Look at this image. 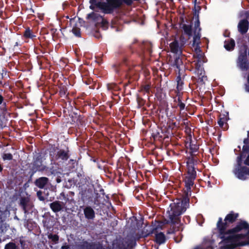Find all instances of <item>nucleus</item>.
<instances>
[{
  "label": "nucleus",
  "mask_w": 249,
  "mask_h": 249,
  "mask_svg": "<svg viewBox=\"0 0 249 249\" xmlns=\"http://www.w3.org/2000/svg\"><path fill=\"white\" fill-rule=\"evenodd\" d=\"M48 182V178L45 177H41L37 179L36 181V184L40 188H43Z\"/></svg>",
  "instance_id": "obj_10"
},
{
  "label": "nucleus",
  "mask_w": 249,
  "mask_h": 249,
  "mask_svg": "<svg viewBox=\"0 0 249 249\" xmlns=\"http://www.w3.org/2000/svg\"><path fill=\"white\" fill-rule=\"evenodd\" d=\"M180 107L181 109H183L184 107V105L183 104H180Z\"/></svg>",
  "instance_id": "obj_35"
},
{
  "label": "nucleus",
  "mask_w": 249,
  "mask_h": 249,
  "mask_svg": "<svg viewBox=\"0 0 249 249\" xmlns=\"http://www.w3.org/2000/svg\"><path fill=\"white\" fill-rule=\"evenodd\" d=\"M175 63H176V65L177 66V68L179 69V71H180V68H179L180 64L182 63L181 59H180L179 58H176Z\"/></svg>",
  "instance_id": "obj_24"
},
{
  "label": "nucleus",
  "mask_w": 249,
  "mask_h": 249,
  "mask_svg": "<svg viewBox=\"0 0 249 249\" xmlns=\"http://www.w3.org/2000/svg\"><path fill=\"white\" fill-rule=\"evenodd\" d=\"M5 249H17V248L15 244L10 243L5 246Z\"/></svg>",
  "instance_id": "obj_22"
},
{
  "label": "nucleus",
  "mask_w": 249,
  "mask_h": 249,
  "mask_svg": "<svg viewBox=\"0 0 249 249\" xmlns=\"http://www.w3.org/2000/svg\"><path fill=\"white\" fill-rule=\"evenodd\" d=\"M190 148L191 149H192L193 151H196V150H197V146H195V147H190Z\"/></svg>",
  "instance_id": "obj_32"
},
{
  "label": "nucleus",
  "mask_w": 249,
  "mask_h": 249,
  "mask_svg": "<svg viewBox=\"0 0 249 249\" xmlns=\"http://www.w3.org/2000/svg\"><path fill=\"white\" fill-rule=\"evenodd\" d=\"M2 170V167L1 165H0V172Z\"/></svg>",
  "instance_id": "obj_37"
},
{
  "label": "nucleus",
  "mask_w": 249,
  "mask_h": 249,
  "mask_svg": "<svg viewBox=\"0 0 249 249\" xmlns=\"http://www.w3.org/2000/svg\"><path fill=\"white\" fill-rule=\"evenodd\" d=\"M228 120L227 115L223 118H220L219 120L218 121V124L219 125L223 128V129L227 128V124L226 122Z\"/></svg>",
  "instance_id": "obj_14"
},
{
  "label": "nucleus",
  "mask_w": 249,
  "mask_h": 249,
  "mask_svg": "<svg viewBox=\"0 0 249 249\" xmlns=\"http://www.w3.org/2000/svg\"><path fill=\"white\" fill-rule=\"evenodd\" d=\"M170 48L171 52L174 53L179 55L181 53V47L176 40L170 44Z\"/></svg>",
  "instance_id": "obj_8"
},
{
  "label": "nucleus",
  "mask_w": 249,
  "mask_h": 249,
  "mask_svg": "<svg viewBox=\"0 0 249 249\" xmlns=\"http://www.w3.org/2000/svg\"><path fill=\"white\" fill-rule=\"evenodd\" d=\"M129 243H125V244L123 243L122 245L120 246H119V248L120 249H126L127 248L129 247Z\"/></svg>",
  "instance_id": "obj_25"
},
{
  "label": "nucleus",
  "mask_w": 249,
  "mask_h": 249,
  "mask_svg": "<svg viewBox=\"0 0 249 249\" xmlns=\"http://www.w3.org/2000/svg\"><path fill=\"white\" fill-rule=\"evenodd\" d=\"M246 53L245 50L244 54L239 55L237 61L238 67L243 71H246L249 68V63L247 61Z\"/></svg>",
  "instance_id": "obj_7"
},
{
  "label": "nucleus",
  "mask_w": 249,
  "mask_h": 249,
  "mask_svg": "<svg viewBox=\"0 0 249 249\" xmlns=\"http://www.w3.org/2000/svg\"><path fill=\"white\" fill-rule=\"evenodd\" d=\"M193 179L194 178H191L189 177L188 178H187L185 179L186 186L188 189H190L191 186H193V185L194 184L193 181Z\"/></svg>",
  "instance_id": "obj_17"
},
{
  "label": "nucleus",
  "mask_w": 249,
  "mask_h": 249,
  "mask_svg": "<svg viewBox=\"0 0 249 249\" xmlns=\"http://www.w3.org/2000/svg\"><path fill=\"white\" fill-rule=\"evenodd\" d=\"M68 248H69L68 246H64L62 247L61 249H68Z\"/></svg>",
  "instance_id": "obj_33"
},
{
  "label": "nucleus",
  "mask_w": 249,
  "mask_h": 249,
  "mask_svg": "<svg viewBox=\"0 0 249 249\" xmlns=\"http://www.w3.org/2000/svg\"><path fill=\"white\" fill-rule=\"evenodd\" d=\"M82 20L78 18L75 17L70 21V25L72 28V33L77 36H80L79 27L81 26Z\"/></svg>",
  "instance_id": "obj_6"
},
{
  "label": "nucleus",
  "mask_w": 249,
  "mask_h": 249,
  "mask_svg": "<svg viewBox=\"0 0 249 249\" xmlns=\"http://www.w3.org/2000/svg\"><path fill=\"white\" fill-rule=\"evenodd\" d=\"M238 214L231 213L223 221L220 217L216 227L218 237L221 240L219 243L220 249H233L238 246L249 245V224L245 221L238 223L234 227L227 230L229 225L234 222Z\"/></svg>",
  "instance_id": "obj_1"
},
{
  "label": "nucleus",
  "mask_w": 249,
  "mask_h": 249,
  "mask_svg": "<svg viewBox=\"0 0 249 249\" xmlns=\"http://www.w3.org/2000/svg\"><path fill=\"white\" fill-rule=\"evenodd\" d=\"M89 2L90 3V5L89 6L91 9H94L95 7H98V4L99 3H101V2H96V0H90Z\"/></svg>",
  "instance_id": "obj_19"
},
{
  "label": "nucleus",
  "mask_w": 249,
  "mask_h": 249,
  "mask_svg": "<svg viewBox=\"0 0 249 249\" xmlns=\"http://www.w3.org/2000/svg\"><path fill=\"white\" fill-rule=\"evenodd\" d=\"M234 45L235 44L233 40L226 41L225 42L224 47L226 50L230 51L233 48Z\"/></svg>",
  "instance_id": "obj_15"
},
{
  "label": "nucleus",
  "mask_w": 249,
  "mask_h": 249,
  "mask_svg": "<svg viewBox=\"0 0 249 249\" xmlns=\"http://www.w3.org/2000/svg\"><path fill=\"white\" fill-rule=\"evenodd\" d=\"M107 2L99 3V8L106 13H109L114 8L119 6L122 1L121 0H107Z\"/></svg>",
  "instance_id": "obj_5"
},
{
  "label": "nucleus",
  "mask_w": 249,
  "mask_h": 249,
  "mask_svg": "<svg viewBox=\"0 0 249 249\" xmlns=\"http://www.w3.org/2000/svg\"><path fill=\"white\" fill-rule=\"evenodd\" d=\"M243 152L240 157L237 158V165L233 170L235 175L240 179H245L249 175V170L241 166L242 161L246 165H249V138L244 141Z\"/></svg>",
  "instance_id": "obj_3"
},
{
  "label": "nucleus",
  "mask_w": 249,
  "mask_h": 249,
  "mask_svg": "<svg viewBox=\"0 0 249 249\" xmlns=\"http://www.w3.org/2000/svg\"><path fill=\"white\" fill-rule=\"evenodd\" d=\"M12 155L9 153H5L2 155L3 160H11L12 159Z\"/></svg>",
  "instance_id": "obj_21"
},
{
  "label": "nucleus",
  "mask_w": 249,
  "mask_h": 249,
  "mask_svg": "<svg viewBox=\"0 0 249 249\" xmlns=\"http://www.w3.org/2000/svg\"><path fill=\"white\" fill-rule=\"evenodd\" d=\"M84 214L88 219H92L94 217V211L90 207H87L84 209Z\"/></svg>",
  "instance_id": "obj_11"
},
{
  "label": "nucleus",
  "mask_w": 249,
  "mask_h": 249,
  "mask_svg": "<svg viewBox=\"0 0 249 249\" xmlns=\"http://www.w3.org/2000/svg\"><path fill=\"white\" fill-rule=\"evenodd\" d=\"M200 10V7L199 5H197L195 4V15H196V12H198Z\"/></svg>",
  "instance_id": "obj_27"
},
{
  "label": "nucleus",
  "mask_w": 249,
  "mask_h": 249,
  "mask_svg": "<svg viewBox=\"0 0 249 249\" xmlns=\"http://www.w3.org/2000/svg\"><path fill=\"white\" fill-rule=\"evenodd\" d=\"M245 17L247 18H249V12H246L245 13Z\"/></svg>",
  "instance_id": "obj_31"
},
{
  "label": "nucleus",
  "mask_w": 249,
  "mask_h": 249,
  "mask_svg": "<svg viewBox=\"0 0 249 249\" xmlns=\"http://www.w3.org/2000/svg\"><path fill=\"white\" fill-rule=\"evenodd\" d=\"M57 182H60V180L59 179H57Z\"/></svg>",
  "instance_id": "obj_36"
},
{
  "label": "nucleus",
  "mask_w": 249,
  "mask_h": 249,
  "mask_svg": "<svg viewBox=\"0 0 249 249\" xmlns=\"http://www.w3.org/2000/svg\"><path fill=\"white\" fill-rule=\"evenodd\" d=\"M2 100H3L2 97L0 95V104L2 103Z\"/></svg>",
  "instance_id": "obj_34"
},
{
  "label": "nucleus",
  "mask_w": 249,
  "mask_h": 249,
  "mask_svg": "<svg viewBox=\"0 0 249 249\" xmlns=\"http://www.w3.org/2000/svg\"><path fill=\"white\" fill-rule=\"evenodd\" d=\"M196 21L195 24V34L196 35L194 37V41L193 46L195 51V60L194 62L196 65V68L200 71V74H202V70L201 69V65L205 62V58L203 53L201 52L200 48L198 46V42L200 38L199 32L200 28H199V21L198 19V15H196Z\"/></svg>",
  "instance_id": "obj_4"
},
{
  "label": "nucleus",
  "mask_w": 249,
  "mask_h": 249,
  "mask_svg": "<svg viewBox=\"0 0 249 249\" xmlns=\"http://www.w3.org/2000/svg\"><path fill=\"white\" fill-rule=\"evenodd\" d=\"M188 201V198H185L183 200L177 199L171 203L166 212L168 219L164 222H156L153 226L152 233L157 232L158 230L162 229L165 223H178L180 215L186 211Z\"/></svg>",
  "instance_id": "obj_2"
},
{
  "label": "nucleus",
  "mask_w": 249,
  "mask_h": 249,
  "mask_svg": "<svg viewBox=\"0 0 249 249\" xmlns=\"http://www.w3.org/2000/svg\"><path fill=\"white\" fill-rule=\"evenodd\" d=\"M188 174L189 175V177L192 178H195L196 177V172L194 170V167H188Z\"/></svg>",
  "instance_id": "obj_18"
},
{
  "label": "nucleus",
  "mask_w": 249,
  "mask_h": 249,
  "mask_svg": "<svg viewBox=\"0 0 249 249\" xmlns=\"http://www.w3.org/2000/svg\"><path fill=\"white\" fill-rule=\"evenodd\" d=\"M64 157L67 158V154L66 153H64Z\"/></svg>",
  "instance_id": "obj_38"
},
{
  "label": "nucleus",
  "mask_w": 249,
  "mask_h": 249,
  "mask_svg": "<svg viewBox=\"0 0 249 249\" xmlns=\"http://www.w3.org/2000/svg\"><path fill=\"white\" fill-rule=\"evenodd\" d=\"M37 196L39 200L42 201L44 200V197L42 196V192L41 191H38L37 192Z\"/></svg>",
  "instance_id": "obj_26"
},
{
  "label": "nucleus",
  "mask_w": 249,
  "mask_h": 249,
  "mask_svg": "<svg viewBox=\"0 0 249 249\" xmlns=\"http://www.w3.org/2000/svg\"><path fill=\"white\" fill-rule=\"evenodd\" d=\"M178 85H177V88L178 89V90H180L181 89V85L182 84V81H181V78L179 76H178Z\"/></svg>",
  "instance_id": "obj_23"
},
{
  "label": "nucleus",
  "mask_w": 249,
  "mask_h": 249,
  "mask_svg": "<svg viewBox=\"0 0 249 249\" xmlns=\"http://www.w3.org/2000/svg\"><path fill=\"white\" fill-rule=\"evenodd\" d=\"M52 239L54 241H57L58 240V237L57 235H54L52 236Z\"/></svg>",
  "instance_id": "obj_28"
},
{
  "label": "nucleus",
  "mask_w": 249,
  "mask_h": 249,
  "mask_svg": "<svg viewBox=\"0 0 249 249\" xmlns=\"http://www.w3.org/2000/svg\"><path fill=\"white\" fill-rule=\"evenodd\" d=\"M155 234V240L157 243L159 244L163 243L165 241L164 235L162 232L154 233Z\"/></svg>",
  "instance_id": "obj_12"
},
{
  "label": "nucleus",
  "mask_w": 249,
  "mask_h": 249,
  "mask_svg": "<svg viewBox=\"0 0 249 249\" xmlns=\"http://www.w3.org/2000/svg\"><path fill=\"white\" fill-rule=\"evenodd\" d=\"M248 85H247L246 86V89L247 91L249 92V77L248 78Z\"/></svg>",
  "instance_id": "obj_29"
},
{
  "label": "nucleus",
  "mask_w": 249,
  "mask_h": 249,
  "mask_svg": "<svg viewBox=\"0 0 249 249\" xmlns=\"http://www.w3.org/2000/svg\"><path fill=\"white\" fill-rule=\"evenodd\" d=\"M50 207L54 212H57L61 210L62 206L58 201H55L50 204Z\"/></svg>",
  "instance_id": "obj_13"
},
{
  "label": "nucleus",
  "mask_w": 249,
  "mask_h": 249,
  "mask_svg": "<svg viewBox=\"0 0 249 249\" xmlns=\"http://www.w3.org/2000/svg\"><path fill=\"white\" fill-rule=\"evenodd\" d=\"M24 36L26 38H29L32 39L36 36L35 35L32 33L31 30L29 28L26 29L25 31Z\"/></svg>",
  "instance_id": "obj_16"
},
{
  "label": "nucleus",
  "mask_w": 249,
  "mask_h": 249,
  "mask_svg": "<svg viewBox=\"0 0 249 249\" xmlns=\"http://www.w3.org/2000/svg\"><path fill=\"white\" fill-rule=\"evenodd\" d=\"M194 249H203L200 247H197L195 248ZM207 249H212V247L211 246H209L207 247Z\"/></svg>",
  "instance_id": "obj_30"
},
{
  "label": "nucleus",
  "mask_w": 249,
  "mask_h": 249,
  "mask_svg": "<svg viewBox=\"0 0 249 249\" xmlns=\"http://www.w3.org/2000/svg\"><path fill=\"white\" fill-rule=\"evenodd\" d=\"M238 28L239 31L244 34L247 32L249 28V22L247 20H241L238 23Z\"/></svg>",
  "instance_id": "obj_9"
},
{
  "label": "nucleus",
  "mask_w": 249,
  "mask_h": 249,
  "mask_svg": "<svg viewBox=\"0 0 249 249\" xmlns=\"http://www.w3.org/2000/svg\"><path fill=\"white\" fill-rule=\"evenodd\" d=\"M183 29L184 32L188 35H190L191 34V27L189 25H183Z\"/></svg>",
  "instance_id": "obj_20"
}]
</instances>
